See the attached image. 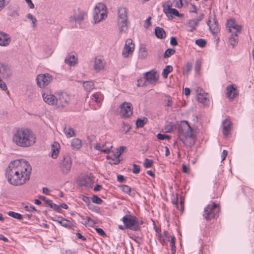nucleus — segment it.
Segmentation results:
<instances>
[{"instance_id":"obj_36","label":"nucleus","mask_w":254,"mask_h":254,"mask_svg":"<svg viewBox=\"0 0 254 254\" xmlns=\"http://www.w3.org/2000/svg\"><path fill=\"white\" fill-rule=\"evenodd\" d=\"M92 100L97 103H100L102 100V95L99 93H96L92 95Z\"/></svg>"},{"instance_id":"obj_16","label":"nucleus","mask_w":254,"mask_h":254,"mask_svg":"<svg viewBox=\"0 0 254 254\" xmlns=\"http://www.w3.org/2000/svg\"><path fill=\"white\" fill-rule=\"evenodd\" d=\"M172 4L171 2H167V8H164V12L166 14H170V16L172 17V15L177 16V17H182L183 16L182 14H180L178 10L175 8H172L171 7Z\"/></svg>"},{"instance_id":"obj_54","label":"nucleus","mask_w":254,"mask_h":254,"mask_svg":"<svg viewBox=\"0 0 254 254\" xmlns=\"http://www.w3.org/2000/svg\"><path fill=\"white\" fill-rule=\"evenodd\" d=\"M95 230L96 232L98 233V234H99L100 236H105L106 235L105 232L102 229L100 228H97L95 229Z\"/></svg>"},{"instance_id":"obj_34","label":"nucleus","mask_w":254,"mask_h":254,"mask_svg":"<svg viewBox=\"0 0 254 254\" xmlns=\"http://www.w3.org/2000/svg\"><path fill=\"white\" fill-rule=\"evenodd\" d=\"M173 67L171 65H167L163 70L162 74L164 78H166L168 77V74L172 71Z\"/></svg>"},{"instance_id":"obj_30","label":"nucleus","mask_w":254,"mask_h":254,"mask_svg":"<svg viewBox=\"0 0 254 254\" xmlns=\"http://www.w3.org/2000/svg\"><path fill=\"white\" fill-rule=\"evenodd\" d=\"M84 12L80 11L77 15H75L73 17L71 16L70 18V20L71 21H72V20H74L76 22L80 23L84 19Z\"/></svg>"},{"instance_id":"obj_4","label":"nucleus","mask_w":254,"mask_h":254,"mask_svg":"<svg viewBox=\"0 0 254 254\" xmlns=\"http://www.w3.org/2000/svg\"><path fill=\"white\" fill-rule=\"evenodd\" d=\"M226 26L229 32L231 33V35L229 39V43L234 48L238 44V34L241 31V26L237 24L233 19L228 20Z\"/></svg>"},{"instance_id":"obj_2","label":"nucleus","mask_w":254,"mask_h":254,"mask_svg":"<svg viewBox=\"0 0 254 254\" xmlns=\"http://www.w3.org/2000/svg\"><path fill=\"white\" fill-rule=\"evenodd\" d=\"M36 137L33 132L26 128L18 129L13 134L12 141L22 148L32 146L36 142Z\"/></svg>"},{"instance_id":"obj_13","label":"nucleus","mask_w":254,"mask_h":254,"mask_svg":"<svg viewBox=\"0 0 254 254\" xmlns=\"http://www.w3.org/2000/svg\"><path fill=\"white\" fill-rule=\"evenodd\" d=\"M42 97L44 101L50 105H55L57 104V97L48 91L43 93Z\"/></svg>"},{"instance_id":"obj_31","label":"nucleus","mask_w":254,"mask_h":254,"mask_svg":"<svg viewBox=\"0 0 254 254\" xmlns=\"http://www.w3.org/2000/svg\"><path fill=\"white\" fill-rule=\"evenodd\" d=\"M83 87L87 92H90L94 88V83L91 81H85L83 83Z\"/></svg>"},{"instance_id":"obj_58","label":"nucleus","mask_w":254,"mask_h":254,"mask_svg":"<svg viewBox=\"0 0 254 254\" xmlns=\"http://www.w3.org/2000/svg\"><path fill=\"white\" fill-rule=\"evenodd\" d=\"M82 200L89 206L90 205V198L89 197L83 196Z\"/></svg>"},{"instance_id":"obj_19","label":"nucleus","mask_w":254,"mask_h":254,"mask_svg":"<svg viewBox=\"0 0 254 254\" xmlns=\"http://www.w3.org/2000/svg\"><path fill=\"white\" fill-rule=\"evenodd\" d=\"M207 23L210 31L213 34H215L218 32L219 27L218 22L215 18H213L212 22L210 20H209Z\"/></svg>"},{"instance_id":"obj_27","label":"nucleus","mask_w":254,"mask_h":254,"mask_svg":"<svg viewBox=\"0 0 254 254\" xmlns=\"http://www.w3.org/2000/svg\"><path fill=\"white\" fill-rule=\"evenodd\" d=\"M112 147V146L110 147H105L104 145H101L99 143H97L94 146L95 149L106 154L109 153L110 152Z\"/></svg>"},{"instance_id":"obj_35","label":"nucleus","mask_w":254,"mask_h":254,"mask_svg":"<svg viewBox=\"0 0 254 254\" xmlns=\"http://www.w3.org/2000/svg\"><path fill=\"white\" fill-rule=\"evenodd\" d=\"M144 223L142 220H138L135 216V227L133 228V231H139L141 230V225Z\"/></svg>"},{"instance_id":"obj_56","label":"nucleus","mask_w":254,"mask_h":254,"mask_svg":"<svg viewBox=\"0 0 254 254\" xmlns=\"http://www.w3.org/2000/svg\"><path fill=\"white\" fill-rule=\"evenodd\" d=\"M204 15L203 13H200L199 16L196 18L193 19L198 24H199V22L202 20L203 18Z\"/></svg>"},{"instance_id":"obj_29","label":"nucleus","mask_w":254,"mask_h":254,"mask_svg":"<svg viewBox=\"0 0 254 254\" xmlns=\"http://www.w3.org/2000/svg\"><path fill=\"white\" fill-rule=\"evenodd\" d=\"M198 25V24L193 19H190L187 24V26L188 27V31L190 32L193 31Z\"/></svg>"},{"instance_id":"obj_24","label":"nucleus","mask_w":254,"mask_h":254,"mask_svg":"<svg viewBox=\"0 0 254 254\" xmlns=\"http://www.w3.org/2000/svg\"><path fill=\"white\" fill-rule=\"evenodd\" d=\"M60 146L59 143L55 142L51 147V157L53 158H57L59 153Z\"/></svg>"},{"instance_id":"obj_63","label":"nucleus","mask_w":254,"mask_h":254,"mask_svg":"<svg viewBox=\"0 0 254 254\" xmlns=\"http://www.w3.org/2000/svg\"><path fill=\"white\" fill-rule=\"evenodd\" d=\"M117 181L120 183H124L125 181V177L123 175H119L117 176Z\"/></svg>"},{"instance_id":"obj_12","label":"nucleus","mask_w":254,"mask_h":254,"mask_svg":"<svg viewBox=\"0 0 254 254\" xmlns=\"http://www.w3.org/2000/svg\"><path fill=\"white\" fill-rule=\"evenodd\" d=\"M134 49V45L132 44L131 39H128L126 42L124 48L123 50L122 55L124 58H127L131 54Z\"/></svg>"},{"instance_id":"obj_57","label":"nucleus","mask_w":254,"mask_h":254,"mask_svg":"<svg viewBox=\"0 0 254 254\" xmlns=\"http://www.w3.org/2000/svg\"><path fill=\"white\" fill-rule=\"evenodd\" d=\"M51 208H53L54 210H55V211H56L58 212H60V206L55 203H53V204H52V205L51 206Z\"/></svg>"},{"instance_id":"obj_26","label":"nucleus","mask_w":254,"mask_h":254,"mask_svg":"<svg viewBox=\"0 0 254 254\" xmlns=\"http://www.w3.org/2000/svg\"><path fill=\"white\" fill-rule=\"evenodd\" d=\"M81 140L78 138H73L71 141V146L73 149L78 150L81 147Z\"/></svg>"},{"instance_id":"obj_6","label":"nucleus","mask_w":254,"mask_h":254,"mask_svg":"<svg viewBox=\"0 0 254 254\" xmlns=\"http://www.w3.org/2000/svg\"><path fill=\"white\" fill-rule=\"evenodd\" d=\"M118 26L121 32H126L128 30L127 11L125 7L118 9Z\"/></svg>"},{"instance_id":"obj_1","label":"nucleus","mask_w":254,"mask_h":254,"mask_svg":"<svg viewBox=\"0 0 254 254\" xmlns=\"http://www.w3.org/2000/svg\"><path fill=\"white\" fill-rule=\"evenodd\" d=\"M31 167L23 160H15L9 164L5 172V177L11 185L18 186L24 184L30 179Z\"/></svg>"},{"instance_id":"obj_32","label":"nucleus","mask_w":254,"mask_h":254,"mask_svg":"<svg viewBox=\"0 0 254 254\" xmlns=\"http://www.w3.org/2000/svg\"><path fill=\"white\" fill-rule=\"evenodd\" d=\"M91 178L88 176H84L82 177L81 184L83 186L88 187L92 184Z\"/></svg>"},{"instance_id":"obj_48","label":"nucleus","mask_w":254,"mask_h":254,"mask_svg":"<svg viewBox=\"0 0 254 254\" xmlns=\"http://www.w3.org/2000/svg\"><path fill=\"white\" fill-rule=\"evenodd\" d=\"M27 18L32 21L33 24V27H35L36 26V23L37 22V19L33 17V16L31 13H28L27 15Z\"/></svg>"},{"instance_id":"obj_9","label":"nucleus","mask_w":254,"mask_h":254,"mask_svg":"<svg viewBox=\"0 0 254 254\" xmlns=\"http://www.w3.org/2000/svg\"><path fill=\"white\" fill-rule=\"evenodd\" d=\"M72 161L71 157L68 155H65L60 164V170L64 174H67L71 167Z\"/></svg>"},{"instance_id":"obj_39","label":"nucleus","mask_w":254,"mask_h":254,"mask_svg":"<svg viewBox=\"0 0 254 254\" xmlns=\"http://www.w3.org/2000/svg\"><path fill=\"white\" fill-rule=\"evenodd\" d=\"M192 67V63L191 62H188L184 68V74L188 75L191 71Z\"/></svg>"},{"instance_id":"obj_15","label":"nucleus","mask_w":254,"mask_h":254,"mask_svg":"<svg viewBox=\"0 0 254 254\" xmlns=\"http://www.w3.org/2000/svg\"><path fill=\"white\" fill-rule=\"evenodd\" d=\"M11 74L12 72L9 66L7 64L0 63V76L7 78Z\"/></svg>"},{"instance_id":"obj_64","label":"nucleus","mask_w":254,"mask_h":254,"mask_svg":"<svg viewBox=\"0 0 254 254\" xmlns=\"http://www.w3.org/2000/svg\"><path fill=\"white\" fill-rule=\"evenodd\" d=\"M165 129L167 132H171L173 129V125L172 124L167 125L165 127Z\"/></svg>"},{"instance_id":"obj_43","label":"nucleus","mask_w":254,"mask_h":254,"mask_svg":"<svg viewBox=\"0 0 254 254\" xmlns=\"http://www.w3.org/2000/svg\"><path fill=\"white\" fill-rule=\"evenodd\" d=\"M195 43L199 47H204L206 44V41L204 39H199L195 40Z\"/></svg>"},{"instance_id":"obj_21","label":"nucleus","mask_w":254,"mask_h":254,"mask_svg":"<svg viewBox=\"0 0 254 254\" xmlns=\"http://www.w3.org/2000/svg\"><path fill=\"white\" fill-rule=\"evenodd\" d=\"M103 60L101 57H96L94 60L93 65L94 69L96 71H99L104 68Z\"/></svg>"},{"instance_id":"obj_11","label":"nucleus","mask_w":254,"mask_h":254,"mask_svg":"<svg viewBox=\"0 0 254 254\" xmlns=\"http://www.w3.org/2000/svg\"><path fill=\"white\" fill-rule=\"evenodd\" d=\"M128 214L125 215L122 220L127 229L133 230V228L135 225V216L131 215L128 211Z\"/></svg>"},{"instance_id":"obj_45","label":"nucleus","mask_w":254,"mask_h":254,"mask_svg":"<svg viewBox=\"0 0 254 254\" xmlns=\"http://www.w3.org/2000/svg\"><path fill=\"white\" fill-rule=\"evenodd\" d=\"M153 160L148 159L147 158H145L144 160V162L143 163L144 167L145 168H149L152 167L153 164Z\"/></svg>"},{"instance_id":"obj_14","label":"nucleus","mask_w":254,"mask_h":254,"mask_svg":"<svg viewBox=\"0 0 254 254\" xmlns=\"http://www.w3.org/2000/svg\"><path fill=\"white\" fill-rule=\"evenodd\" d=\"M70 98L66 93H61L57 96V104L58 106L64 107L68 104Z\"/></svg>"},{"instance_id":"obj_55","label":"nucleus","mask_w":254,"mask_h":254,"mask_svg":"<svg viewBox=\"0 0 254 254\" xmlns=\"http://www.w3.org/2000/svg\"><path fill=\"white\" fill-rule=\"evenodd\" d=\"M170 44L173 46H176L178 45V42L175 37H171L170 39Z\"/></svg>"},{"instance_id":"obj_52","label":"nucleus","mask_w":254,"mask_h":254,"mask_svg":"<svg viewBox=\"0 0 254 254\" xmlns=\"http://www.w3.org/2000/svg\"><path fill=\"white\" fill-rule=\"evenodd\" d=\"M140 172V166L136 164L133 165V170L132 172L134 174H138Z\"/></svg>"},{"instance_id":"obj_62","label":"nucleus","mask_w":254,"mask_h":254,"mask_svg":"<svg viewBox=\"0 0 254 254\" xmlns=\"http://www.w3.org/2000/svg\"><path fill=\"white\" fill-rule=\"evenodd\" d=\"M87 219L89 221V222L88 223V225L89 226H93L94 225H95L96 224V222L94 220H93V219H92L91 218H90L89 217H87Z\"/></svg>"},{"instance_id":"obj_25","label":"nucleus","mask_w":254,"mask_h":254,"mask_svg":"<svg viewBox=\"0 0 254 254\" xmlns=\"http://www.w3.org/2000/svg\"><path fill=\"white\" fill-rule=\"evenodd\" d=\"M64 62L70 66L74 65L77 63V58L74 55H69L65 58Z\"/></svg>"},{"instance_id":"obj_33","label":"nucleus","mask_w":254,"mask_h":254,"mask_svg":"<svg viewBox=\"0 0 254 254\" xmlns=\"http://www.w3.org/2000/svg\"><path fill=\"white\" fill-rule=\"evenodd\" d=\"M120 156H117V153H113L111 155L108 156V159H111L112 160V162H110L111 164H118L120 163V160L119 159Z\"/></svg>"},{"instance_id":"obj_10","label":"nucleus","mask_w":254,"mask_h":254,"mask_svg":"<svg viewBox=\"0 0 254 254\" xmlns=\"http://www.w3.org/2000/svg\"><path fill=\"white\" fill-rule=\"evenodd\" d=\"M120 108L121 109L120 114L122 117L127 118L132 115L133 107L130 103L124 102L120 105Z\"/></svg>"},{"instance_id":"obj_40","label":"nucleus","mask_w":254,"mask_h":254,"mask_svg":"<svg viewBox=\"0 0 254 254\" xmlns=\"http://www.w3.org/2000/svg\"><path fill=\"white\" fill-rule=\"evenodd\" d=\"M8 214L9 216L18 220H21L23 218V216L21 214L14 211H9L8 212Z\"/></svg>"},{"instance_id":"obj_20","label":"nucleus","mask_w":254,"mask_h":254,"mask_svg":"<svg viewBox=\"0 0 254 254\" xmlns=\"http://www.w3.org/2000/svg\"><path fill=\"white\" fill-rule=\"evenodd\" d=\"M52 220L58 222L61 226L64 227H70L71 225V223L70 221L67 220L62 217L56 216L52 218Z\"/></svg>"},{"instance_id":"obj_22","label":"nucleus","mask_w":254,"mask_h":254,"mask_svg":"<svg viewBox=\"0 0 254 254\" xmlns=\"http://www.w3.org/2000/svg\"><path fill=\"white\" fill-rule=\"evenodd\" d=\"M223 133L225 136L227 135L231 131V122L228 119L225 120L222 123Z\"/></svg>"},{"instance_id":"obj_42","label":"nucleus","mask_w":254,"mask_h":254,"mask_svg":"<svg viewBox=\"0 0 254 254\" xmlns=\"http://www.w3.org/2000/svg\"><path fill=\"white\" fill-rule=\"evenodd\" d=\"M175 50L173 49H168L166 50L165 52V53L164 54V58H169L172 55H174L175 53Z\"/></svg>"},{"instance_id":"obj_61","label":"nucleus","mask_w":254,"mask_h":254,"mask_svg":"<svg viewBox=\"0 0 254 254\" xmlns=\"http://www.w3.org/2000/svg\"><path fill=\"white\" fill-rule=\"evenodd\" d=\"M159 241L162 244L164 245L166 243V240L164 238L163 236L161 234H159L158 235Z\"/></svg>"},{"instance_id":"obj_23","label":"nucleus","mask_w":254,"mask_h":254,"mask_svg":"<svg viewBox=\"0 0 254 254\" xmlns=\"http://www.w3.org/2000/svg\"><path fill=\"white\" fill-rule=\"evenodd\" d=\"M145 78L146 80L150 82L153 81H155L158 80L156 72L154 70H151L145 72Z\"/></svg>"},{"instance_id":"obj_49","label":"nucleus","mask_w":254,"mask_h":254,"mask_svg":"<svg viewBox=\"0 0 254 254\" xmlns=\"http://www.w3.org/2000/svg\"><path fill=\"white\" fill-rule=\"evenodd\" d=\"M122 190L127 194H130L131 188L127 185L122 186Z\"/></svg>"},{"instance_id":"obj_38","label":"nucleus","mask_w":254,"mask_h":254,"mask_svg":"<svg viewBox=\"0 0 254 254\" xmlns=\"http://www.w3.org/2000/svg\"><path fill=\"white\" fill-rule=\"evenodd\" d=\"M147 122V119L144 118L143 119H138L136 121V126L137 127H142Z\"/></svg>"},{"instance_id":"obj_18","label":"nucleus","mask_w":254,"mask_h":254,"mask_svg":"<svg viewBox=\"0 0 254 254\" xmlns=\"http://www.w3.org/2000/svg\"><path fill=\"white\" fill-rule=\"evenodd\" d=\"M11 41L10 36L3 32L0 31V45L7 46Z\"/></svg>"},{"instance_id":"obj_59","label":"nucleus","mask_w":254,"mask_h":254,"mask_svg":"<svg viewBox=\"0 0 254 254\" xmlns=\"http://www.w3.org/2000/svg\"><path fill=\"white\" fill-rule=\"evenodd\" d=\"M130 238L133 241H134L136 243L139 244L140 242L139 240H140V238L138 236H136L135 235H132L130 237Z\"/></svg>"},{"instance_id":"obj_53","label":"nucleus","mask_w":254,"mask_h":254,"mask_svg":"<svg viewBox=\"0 0 254 254\" xmlns=\"http://www.w3.org/2000/svg\"><path fill=\"white\" fill-rule=\"evenodd\" d=\"M126 147L125 146H121L119 149H118L117 153V156H120V155L124 152Z\"/></svg>"},{"instance_id":"obj_51","label":"nucleus","mask_w":254,"mask_h":254,"mask_svg":"<svg viewBox=\"0 0 254 254\" xmlns=\"http://www.w3.org/2000/svg\"><path fill=\"white\" fill-rule=\"evenodd\" d=\"M130 128V127L129 125L124 123L121 130L122 131H125V133H127L129 130Z\"/></svg>"},{"instance_id":"obj_3","label":"nucleus","mask_w":254,"mask_h":254,"mask_svg":"<svg viewBox=\"0 0 254 254\" xmlns=\"http://www.w3.org/2000/svg\"><path fill=\"white\" fill-rule=\"evenodd\" d=\"M178 136L183 143L191 146L194 143L192 129L187 121L181 122L178 129Z\"/></svg>"},{"instance_id":"obj_44","label":"nucleus","mask_w":254,"mask_h":254,"mask_svg":"<svg viewBox=\"0 0 254 254\" xmlns=\"http://www.w3.org/2000/svg\"><path fill=\"white\" fill-rule=\"evenodd\" d=\"M197 100L202 103L205 104L206 103L207 98L206 97L204 96V95L201 93H199L197 95Z\"/></svg>"},{"instance_id":"obj_37","label":"nucleus","mask_w":254,"mask_h":254,"mask_svg":"<svg viewBox=\"0 0 254 254\" xmlns=\"http://www.w3.org/2000/svg\"><path fill=\"white\" fill-rule=\"evenodd\" d=\"M64 132L67 137H71L74 134L73 129L70 127H65L64 129Z\"/></svg>"},{"instance_id":"obj_5","label":"nucleus","mask_w":254,"mask_h":254,"mask_svg":"<svg viewBox=\"0 0 254 254\" xmlns=\"http://www.w3.org/2000/svg\"><path fill=\"white\" fill-rule=\"evenodd\" d=\"M107 17L106 6L103 3L99 2L94 8L93 13V17L94 23H98Z\"/></svg>"},{"instance_id":"obj_60","label":"nucleus","mask_w":254,"mask_h":254,"mask_svg":"<svg viewBox=\"0 0 254 254\" xmlns=\"http://www.w3.org/2000/svg\"><path fill=\"white\" fill-rule=\"evenodd\" d=\"M151 17H148L145 21L144 24V27L146 28H148L151 24L150 22Z\"/></svg>"},{"instance_id":"obj_41","label":"nucleus","mask_w":254,"mask_h":254,"mask_svg":"<svg viewBox=\"0 0 254 254\" xmlns=\"http://www.w3.org/2000/svg\"><path fill=\"white\" fill-rule=\"evenodd\" d=\"M170 247L171 250V254H175L176 253V246H175V238L174 236L172 237L170 240Z\"/></svg>"},{"instance_id":"obj_50","label":"nucleus","mask_w":254,"mask_h":254,"mask_svg":"<svg viewBox=\"0 0 254 254\" xmlns=\"http://www.w3.org/2000/svg\"><path fill=\"white\" fill-rule=\"evenodd\" d=\"M164 101L166 102V106L171 107L172 106L173 101L171 97L167 96Z\"/></svg>"},{"instance_id":"obj_7","label":"nucleus","mask_w":254,"mask_h":254,"mask_svg":"<svg viewBox=\"0 0 254 254\" xmlns=\"http://www.w3.org/2000/svg\"><path fill=\"white\" fill-rule=\"evenodd\" d=\"M219 212V208L218 205L215 203L208 204L204 208L203 216L207 220H210L218 216Z\"/></svg>"},{"instance_id":"obj_8","label":"nucleus","mask_w":254,"mask_h":254,"mask_svg":"<svg viewBox=\"0 0 254 254\" xmlns=\"http://www.w3.org/2000/svg\"><path fill=\"white\" fill-rule=\"evenodd\" d=\"M53 77L49 73L40 74L37 75L36 81L37 85L40 88L47 86L52 80Z\"/></svg>"},{"instance_id":"obj_17","label":"nucleus","mask_w":254,"mask_h":254,"mask_svg":"<svg viewBox=\"0 0 254 254\" xmlns=\"http://www.w3.org/2000/svg\"><path fill=\"white\" fill-rule=\"evenodd\" d=\"M226 90L227 96L231 100L234 99L238 95V92L234 85L228 86Z\"/></svg>"},{"instance_id":"obj_47","label":"nucleus","mask_w":254,"mask_h":254,"mask_svg":"<svg viewBox=\"0 0 254 254\" xmlns=\"http://www.w3.org/2000/svg\"><path fill=\"white\" fill-rule=\"evenodd\" d=\"M157 137L158 139L163 140L165 139H169L170 138V136L169 135L165 134L158 133L157 135Z\"/></svg>"},{"instance_id":"obj_28","label":"nucleus","mask_w":254,"mask_h":254,"mask_svg":"<svg viewBox=\"0 0 254 254\" xmlns=\"http://www.w3.org/2000/svg\"><path fill=\"white\" fill-rule=\"evenodd\" d=\"M155 34L157 38L160 39H163L166 36L164 30L162 28L159 27H156L155 28Z\"/></svg>"},{"instance_id":"obj_46","label":"nucleus","mask_w":254,"mask_h":254,"mask_svg":"<svg viewBox=\"0 0 254 254\" xmlns=\"http://www.w3.org/2000/svg\"><path fill=\"white\" fill-rule=\"evenodd\" d=\"M92 201L93 203L100 204L102 203L103 200L99 197L96 195H94L91 198Z\"/></svg>"}]
</instances>
